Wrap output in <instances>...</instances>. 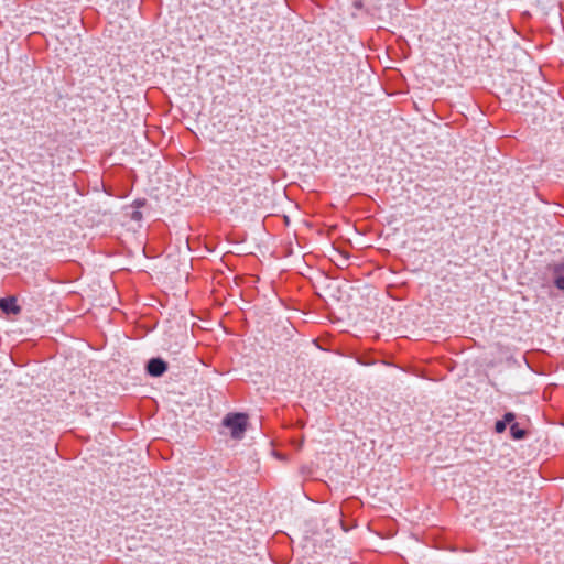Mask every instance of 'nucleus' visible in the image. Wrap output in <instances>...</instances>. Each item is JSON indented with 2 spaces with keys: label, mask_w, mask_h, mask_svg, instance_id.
<instances>
[{
  "label": "nucleus",
  "mask_w": 564,
  "mask_h": 564,
  "mask_svg": "<svg viewBox=\"0 0 564 564\" xmlns=\"http://www.w3.org/2000/svg\"><path fill=\"white\" fill-rule=\"evenodd\" d=\"M247 420L248 416L245 413H232L226 415L223 424L230 429L234 438L240 440L247 430Z\"/></svg>",
  "instance_id": "f03ea898"
},
{
  "label": "nucleus",
  "mask_w": 564,
  "mask_h": 564,
  "mask_svg": "<svg viewBox=\"0 0 564 564\" xmlns=\"http://www.w3.org/2000/svg\"><path fill=\"white\" fill-rule=\"evenodd\" d=\"M142 217V214L138 210H134L132 214H131V218L134 219V220H140Z\"/></svg>",
  "instance_id": "f8f14e48"
},
{
  "label": "nucleus",
  "mask_w": 564,
  "mask_h": 564,
  "mask_svg": "<svg viewBox=\"0 0 564 564\" xmlns=\"http://www.w3.org/2000/svg\"><path fill=\"white\" fill-rule=\"evenodd\" d=\"M507 424L501 420L497 421L495 425V430L497 433H502L506 430Z\"/></svg>",
  "instance_id": "1a4fd4ad"
},
{
  "label": "nucleus",
  "mask_w": 564,
  "mask_h": 564,
  "mask_svg": "<svg viewBox=\"0 0 564 564\" xmlns=\"http://www.w3.org/2000/svg\"><path fill=\"white\" fill-rule=\"evenodd\" d=\"M167 369V364L161 358H152L147 364V371L152 377L162 376Z\"/></svg>",
  "instance_id": "20e7f679"
},
{
  "label": "nucleus",
  "mask_w": 564,
  "mask_h": 564,
  "mask_svg": "<svg viewBox=\"0 0 564 564\" xmlns=\"http://www.w3.org/2000/svg\"><path fill=\"white\" fill-rule=\"evenodd\" d=\"M135 204H137L138 207L143 206L144 205V200H135Z\"/></svg>",
  "instance_id": "ddd939ff"
},
{
  "label": "nucleus",
  "mask_w": 564,
  "mask_h": 564,
  "mask_svg": "<svg viewBox=\"0 0 564 564\" xmlns=\"http://www.w3.org/2000/svg\"><path fill=\"white\" fill-rule=\"evenodd\" d=\"M509 97V101L514 104V107H527L530 102V98L532 97V93L530 87L524 88L523 86L514 85L507 91Z\"/></svg>",
  "instance_id": "7ed1b4c3"
},
{
  "label": "nucleus",
  "mask_w": 564,
  "mask_h": 564,
  "mask_svg": "<svg viewBox=\"0 0 564 564\" xmlns=\"http://www.w3.org/2000/svg\"><path fill=\"white\" fill-rule=\"evenodd\" d=\"M73 41H74V43H73L74 48L72 50V53L76 54V51L78 50V45H79V42H80L79 35H77V34L74 35L73 36Z\"/></svg>",
  "instance_id": "9b49d317"
},
{
  "label": "nucleus",
  "mask_w": 564,
  "mask_h": 564,
  "mask_svg": "<svg viewBox=\"0 0 564 564\" xmlns=\"http://www.w3.org/2000/svg\"><path fill=\"white\" fill-rule=\"evenodd\" d=\"M0 308L6 314H19L21 307L17 304V300L13 296L0 299Z\"/></svg>",
  "instance_id": "39448f33"
},
{
  "label": "nucleus",
  "mask_w": 564,
  "mask_h": 564,
  "mask_svg": "<svg viewBox=\"0 0 564 564\" xmlns=\"http://www.w3.org/2000/svg\"><path fill=\"white\" fill-rule=\"evenodd\" d=\"M184 247H185L186 249H189V246H188V241H187V240L184 242Z\"/></svg>",
  "instance_id": "4468645a"
},
{
  "label": "nucleus",
  "mask_w": 564,
  "mask_h": 564,
  "mask_svg": "<svg viewBox=\"0 0 564 564\" xmlns=\"http://www.w3.org/2000/svg\"><path fill=\"white\" fill-rule=\"evenodd\" d=\"M336 256L339 257V259L335 260L337 265H343L346 263L347 257L343 252L336 251Z\"/></svg>",
  "instance_id": "6e6552de"
},
{
  "label": "nucleus",
  "mask_w": 564,
  "mask_h": 564,
  "mask_svg": "<svg viewBox=\"0 0 564 564\" xmlns=\"http://www.w3.org/2000/svg\"><path fill=\"white\" fill-rule=\"evenodd\" d=\"M553 275L555 286L564 290V264L555 265L553 269Z\"/></svg>",
  "instance_id": "423d86ee"
},
{
  "label": "nucleus",
  "mask_w": 564,
  "mask_h": 564,
  "mask_svg": "<svg viewBox=\"0 0 564 564\" xmlns=\"http://www.w3.org/2000/svg\"><path fill=\"white\" fill-rule=\"evenodd\" d=\"M510 433L514 440H522L527 435V431L521 429L518 423L511 424Z\"/></svg>",
  "instance_id": "0eeeda50"
},
{
  "label": "nucleus",
  "mask_w": 564,
  "mask_h": 564,
  "mask_svg": "<svg viewBox=\"0 0 564 564\" xmlns=\"http://www.w3.org/2000/svg\"><path fill=\"white\" fill-rule=\"evenodd\" d=\"M514 417H516V416H514V414H513V413L508 412V413H506V414L503 415V420H502V421H503L506 424H509V423H512V422H513Z\"/></svg>",
  "instance_id": "9d476101"
},
{
  "label": "nucleus",
  "mask_w": 564,
  "mask_h": 564,
  "mask_svg": "<svg viewBox=\"0 0 564 564\" xmlns=\"http://www.w3.org/2000/svg\"><path fill=\"white\" fill-rule=\"evenodd\" d=\"M44 459L45 457L39 451L34 448H24L20 451L19 456L15 459V469L19 473L26 469L34 473L35 467H45Z\"/></svg>",
  "instance_id": "f257e3e1"
}]
</instances>
